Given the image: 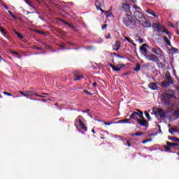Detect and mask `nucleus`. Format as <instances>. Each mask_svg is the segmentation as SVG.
<instances>
[{
	"label": "nucleus",
	"mask_w": 179,
	"mask_h": 179,
	"mask_svg": "<svg viewBox=\"0 0 179 179\" xmlns=\"http://www.w3.org/2000/svg\"><path fill=\"white\" fill-rule=\"evenodd\" d=\"M146 12L148 13V15H152V16H155V17H157V15H156V13H153L150 9H148Z\"/></svg>",
	"instance_id": "cd10ccee"
},
{
	"label": "nucleus",
	"mask_w": 179,
	"mask_h": 179,
	"mask_svg": "<svg viewBox=\"0 0 179 179\" xmlns=\"http://www.w3.org/2000/svg\"><path fill=\"white\" fill-rule=\"evenodd\" d=\"M107 24H105L103 26H102V29H104L107 27Z\"/></svg>",
	"instance_id": "4d7b16f0"
},
{
	"label": "nucleus",
	"mask_w": 179,
	"mask_h": 179,
	"mask_svg": "<svg viewBox=\"0 0 179 179\" xmlns=\"http://www.w3.org/2000/svg\"><path fill=\"white\" fill-rule=\"evenodd\" d=\"M105 125H111V123L104 122Z\"/></svg>",
	"instance_id": "680f3d73"
},
{
	"label": "nucleus",
	"mask_w": 179,
	"mask_h": 179,
	"mask_svg": "<svg viewBox=\"0 0 179 179\" xmlns=\"http://www.w3.org/2000/svg\"><path fill=\"white\" fill-rule=\"evenodd\" d=\"M112 47H113V51H118V50H120V48H121V41H116V42Z\"/></svg>",
	"instance_id": "4468645a"
},
{
	"label": "nucleus",
	"mask_w": 179,
	"mask_h": 179,
	"mask_svg": "<svg viewBox=\"0 0 179 179\" xmlns=\"http://www.w3.org/2000/svg\"><path fill=\"white\" fill-rule=\"evenodd\" d=\"M134 17L138 20V22L140 23L143 20H145V15H143L141 12L138 10H136L134 13Z\"/></svg>",
	"instance_id": "39448f33"
},
{
	"label": "nucleus",
	"mask_w": 179,
	"mask_h": 179,
	"mask_svg": "<svg viewBox=\"0 0 179 179\" xmlns=\"http://www.w3.org/2000/svg\"><path fill=\"white\" fill-rule=\"evenodd\" d=\"M176 146H179V144L177 143H171L170 141H166V145H164L165 149L164 152H170L171 148H176Z\"/></svg>",
	"instance_id": "20e7f679"
},
{
	"label": "nucleus",
	"mask_w": 179,
	"mask_h": 179,
	"mask_svg": "<svg viewBox=\"0 0 179 179\" xmlns=\"http://www.w3.org/2000/svg\"><path fill=\"white\" fill-rule=\"evenodd\" d=\"M39 33H40L41 34H42V35L45 34V32H44V31H39Z\"/></svg>",
	"instance_id": "0e129e2a"
},
{
	"label": "nucleus",
	"mask_w": 179,
	"mask_h": 179,
	"mask_svg": "<svg viewBox=\"0 0 179 179\" xmlns=\"http://www.w3.org/2000/svg\"><path fill=\"white\" fill-rule=\"evenodd\" d=\"M173 115V117H179V110L174 111Z\"/></svg>",
	"instance_id": "4c0bfd02"
},
{
	"label": "nucleus",
	"mask_w": 179,
	"mask_h": 179,
	"mask_svg": "<svg viewBox=\"0 0 179 179\" xmlns=\"http://www.w3.org/2000/svg\"><path fill=\"white\" fill-rule=\"evenodd\" d=\"M12 54H14L15 55H19V53L16 51H11Z\"/></svg>",
	"instance_id": "864d4df0"
},
{
	"label": "nucleus",
	"mask_w": 179,
	"mask_h": 179,
	"mask_svg": "<svg viewBox=\"0 0 179 179\" xmlns=\"http://www.w3.org/2000/svg\"><path fill=\"white\" fill-rule=\"evenodd\" d=\"M5 9H6V10H8L9 9V7L4 6Z\"/></svg>",
	"instance_id": "69168bd1"
},
{
	"label": "nucleus",
	"mask_w": 179,
	"mask_h": 179,
	"mask_svg": "<svg viewBox=\"0 0 179 179\" xmlns=\"http://www.w3.org/2000/svg\"><path fill=\"white\" fill-rule=\"evenodd\" d=\"M73 74L74 78H74V82L80 80L83 78V76H79V71L76 70V71H73Z\"/></svg>",
	"instance_id": "ddd939ff"
},
{
	"label": "nucleus",
	"mask_w": 179,
	"mask_h": 179,
	"mask_svg": "<svg viewBox=\"0 0 179 179\" xmlns=\"http://www.w3.org/2000/svg\"><path fill=\"white\" fill-rule=\"evenodd\" d=\"M164 41H165V43H166L167 45H171V42H170L167 36H164Z\"/></svg>",
	"instance_id": "bb28decb"
},
{
	"label": "nucleus",
	"mask_w": 179,
	"mask_h": 179,
	"mask_svg": "<svg viewBox=\"0 0 179 179\" xmlns=\"http://www.w3.org/2000/svg\"><path fill=\"white\" fill-rule=\"evenodd\" d=\"M109 66L112 68L113 71H115L116 72H120V71H121V68H124V66H125V64H119L117 65V66H115L111 64H109Z\"/></svg>",
	"instance_id": "9d476101"
},
{
	"label": "nucleus",
	"mask_w": 179,
	"mask_h": 179,
	"mask_svg": "<svg viewBox=\"0 0 179 179\" xmlns=\"http://www.w3.org/2000/svg\"><path fill=\"white\" fill-rule=\"evenodd\" d=\"M0 31L1 33H3V34H6V31H5V29L3 27L0 26Z\"/></svg>",
	"instance_id": "ea45409f"
},
{
	"label": "nucleus",
	"mask_w": 179,
	"mask_h": 179,
	"mask_svg": "<svg viewBox=\"0 0 179 179\" xmlns=\"http://www.w3.org/2000/svg\"><path fill=\"white\" fill-rule=\"evenodd\" d=\"M127 143L128 148H131V143L129 142V141L127 140Z\"/></svg>",
	"instance_id": "3c124183"
},
{
	"label": "nucleus",
	"mask_w": 179,
	"mask_h": 179,
	"mask_svg": "<svg viewBox=\"0 0 179 179\" xmlns=\"http://www.w3.org/2000/svg\"><path fill=\"white\" fill-rule=\"evenodd\" d=\"M145 59L148 61H152V62H160V59L156 56V55L151 54L145 56Z\"/></svg>",
	"instance_id": "423d86ee"
},
{
	"label": "nucleus",
	"mask_w": 179,
	"mask_h": 179,
	"mask_svg": "<svg viewBox=\"0 0 179 179\" xmlns=\"http://www.w3.org/2000/svg\"><path fill=\"white\" fill-rule=\"evenodd\" d=\"M83 93H85V94H89L90 96H92V93H90L89 91H87V90H85L83 91Z\"/></svg>",
	"instance_id": "a18cd8bd"
},
{
	"label": "nucleus",
	"mask_w": 179,
	"mask_h": 179,
	"mask_svg": "<svg viewBox=\"0 0 179 179\" xmlns=\"http://www.w3.org/2000/svg\"><path fill=\"white\" fill-rule=\"evenodd\" d=\"M115 57H117V58L124 59V57H123V56L120 55V54H118V53L115 54Z\"/></svg>",
	"instance_id": "49530a36"
},
{
	"label": "nucleus",
	"mask_w": 179,
	"mask_h": 179,
	"mask_svg": "<svg viewBox=\"0 0 179 179\" xmlns=\"http://www.w3.org/2000/svg\"><path fill=\"white\" fill-rule=\"evenodd\" d=\"M136 111H138V117H140V118H141V120H144V117H143V112H142V110L137 109Z\"/></svg>",
	"instance_id": "a878e982"
},
{
	"label": "nucleus",
	"mask_w": 179,
	"mask_h": 179,
	"mask_svg": "<svg viewBox=\"0 0 179 179\" xmlns=\"http://www.w3.org/2000/svg\"><path fill=\"white\" fill-rule=\"evenodd\" d=\"M139 115V113L138 112H134L131 115H130V118L133 119V120H136V121H138V120H139V118H138V117Z\"/></svg>",
	"instance_id": "aec40b11"
},
{
	"label": "nucleus",
	"mask_w": 179,
	"mask_h": 179,
	"mask_svg": "<svg viewBox=\"0 0 179 179\" xmlns=\"http://www.w3.org/2000/svg\"><path fill=\"white\" fill-rule=\"evenodd\" d=\"M15 34H16V36H17V37L19 38H23V35H22V34L17 32V31H15Z\"/></svg>",
	"instance_id": "e433bc0d"
},
{
	"label": "nucleus",
	"mask_w": 179,
	"mask_h": 179,
	"mask_svg": "<svg viewBox=\"0 0 179 179\" xmlns=\"http://www.w3.org/2000/svg\"><path fill=\"white\" fill-rule=\"evenodd\" d=\"M3 94H6V96H12V94L9 92H4Z\"/></svg>",
	"instance_id": "8fccbe9b"
},
{
	"label": "nucleus",
	"mask_w": 179,
	"mask_h": 179,
	"mask_svg": "<svg viewBox=\"0 0 179 179\" xmlns=\"http://www.w3.org/2000/svg\"><path fill=\"white\" fill-rule=\"evenodd\" d=\"M134 71L136 72H139V71H141V64L139 63L136 64V68L134 69Z\"/></svg>",
	"instance_id": "c756f323"
},
{
	"label": "nucleus",
	"mask_w": 179,
	"mask_h": 179,
	"mask_svg": "<svg viewBox=\"0 0 179 179\" xmlns=\"http://www.w3.org/2000/svg\"><path fill=\"white\" fill-rule=\"evenodd\" d=\"M107 17H113V13L111 12V10H109L108 11H106V13Z\"/></svg>",
	"instance_id": "c85d7f7f"
},
{
	"label": "nucleus",
	"mask_w": 179,
	"mask_h": 179,
	"mask_svg": "<svg viewBox=\"0 0 179 179\" xmlns=\"http://www.w3.org/2000/svg\"><path fill=\"white\" fill-rule=\"evenodd\" d=\"M168 139L171 141V142H177V141H178V138L175 136H168Z\"/></svg>",
	"instance_id": "b1692460"
},
{
	"label": "nucleus",
	"mask_w": 179,
	"mask_h": 179,
	"mask_svg": "<svg viewBox=\"0 0 179 179\" xmlns=\"http://www.w3.org/2000/svg\"><path fill=\"white\" fill-rule=\"evenodd\" d=\"M60 21L63 22V23H65L66 24H67V26H69V27H71V29H73L74 30H76V27L72 25L71 24H69V22H66L64 20H60Z\"/></svg>",
	"instance_id": "4be33fe9"
},
{
	"label": "nucleus",
	"mask_w": 179,
	"mask_h": 179,
	"mask_svg": "<svg viewBox=\"0 0 179 179\" xmlns=\"http://www.w3.org/2000/svg\"><path fill=\"white\" fill-rule=\"evenodd\" d=\"M68 44H69L70 45H75V43L71 42H68Z\"/></svg>",
	"instance_id": "052dcab7"
},
{
	"label": "nucleus",
	"mask_w": 179,
	"mask_h": 179,
	"mask_svg": "<svg viewBox=\"0 0 179 179\" xmlns=\"http://www.w3.org/2000/svg\"><path fill=\"white\" fill-rule=\"evenodd\" d=\"M141 135H143V132L138 131V132L132 134V136H141Z\"/></svg>",
	"instance_id": "7c9ffc66"
},
{
	"label": "nucleus",
	"mask_w": 179,
	"mask_h": 179,
	"mask_svg": "<svg viewBox=\"0 0 179 179\" xmlns=\"http://www.w3.org/2000/svg\"><path fill=\"white\" fill-rule=\"evenodd\" d=\"M96 8L98 10H101V12L102 13H106V11L103 9H101V8H100V6H99V5L96 4Z\"/></svg>",
	"instance_id": "f704fd0d"
},
{
	"label": "nucleus",
	"mask_w": 179,
	"mask_h": 179,
	"mask_svg": "<svg viewBox=\"0 0 179 179\" xmlns=\"http://www.w3.org/2000/svg\"><path fill=\"white\" fill-rule=\"evenodd\" d=\"M105 38H106V40H108V39L111 38V34H108V35L106 36Z\"/></svg>",
	"instance_id": "09e8293b"
},
{
	"label": "nucleus",
	"mask_w": 179,
	"mask_h": 179,
	"mask_svg": "<svg viewBox=\"0 0 179 179\" xmlns=\"http://www.w3.org/2000/svg\"><path fill=\"white\" fill-rule=\"evenodd\" d=\"M171 51H173V52L178 53V49H177L176 48H172L171 49Z\"/></svg>",
	"instance_id": "c03bdc74"
},
{
	"label": "nucleus",
	"mask_w": 179,
	"mask_h": 179,
	"mask_svg": "<svg viewBox=\"0 0 179 179\" xmlns=\"http://www.w3.org/2000/svg\"><path fill=\"white\" fill-rule=\"evenodd\" d=\"M92 86H94V87H96V86H97V83H93Z\"/></svg>",
	"instance_id": "13d9d810"
},
{
	"label": "nucleus",
	"mask_w": 179,
	"mask_h": 179,
	"mask_svg": "<svg viewBox=\"0 0 179 179\" xmlns=\"http://www.w3.org/2000/svg\"><path fill=\"white\" fill-rule=\"evenodd\" d=\"M173 97H174V91L171 90H166L162 97V102L165 106H170Z\"/></svg>",
	"instance_id": "f03ea898"
},
{
	"label": "nucleus",
	"mask_w": 179,
	"mask_h": 179,
	"mask_svg": "<svg viewBox=\"0 0 179 179\" xmlns=\"http://www.w3.org/2000/svg\"><path fill=\"white\" fill-rule=\"evenodd\" d=\"M33 94L32 91H28L26 92L27 97H29V96H31Z\"/></svg>",
	"instance_id": "79ce46f5"
},
{
	"label": "nucleus",
	"mask_w": 179,
	"mask_h": 179,
	"mask_svg": "<svg viewBox=\"0 0 179 179\" xmlns=\"http://www.w3.org/2000/svg\"><path fill=\"white\" fill-rule=\"evenodd\" d=\"M94 48V46H88L87 50H93Z\"/></svg>",
	"instance_id": "5fc2aeb1"
},
{
	"label": "nucleus",
	"mask_w": 179,
	"mask_h": 179,
	"mask_svg": "<svg viewBox=\"0 0 179 179\" xmlns=\"http://www.w3.org/2000/svg\"><path fill=\"white\" fill-rule=\"evenodd\" d=\"M96 4L99 6V8L101 6H104V3H101L100 1H99V0L95 1V6H96Z\"/></svg>",
	"instance_id": "2f4dec72"
},
{
	"label": "nucleus",
	"mask_w": 179,
	"mask_h": 179,
	"mask_svg": "<svg viewBox=\"0 0 179 179\" xmlns=\"http://www.w3.org/2000/svg\"><path fill=\"white\" fill-rule=\"evenodd\" d=\"M155 117H160V118H166V112L163 108H158L157 111L155 112Z\"/></svg>",
	"instance_id": "0eeeda50"
},
{
	"label": "nucleus",
	"mask_w": 179,
	"mask_h": 179,
	"mask_svg": "<svg viewBox=\"0 0 179 179\" xmlns=\"http://www.w3.org/2000/svg\"><path fill=\"white\" fill-rule=\"evenodd\" d=\"M83 117L82 115H79L77 117V118L75 120L74 125L76 128L79 129V127H80L81 129L84 132H87V127L85 125V123H83Z\"/></svg>",
	"instance_id": "7ed1b4c3"
},
{
	"label": "nucleus",
	"mask_w": 179,
	"mask_h": 179,
	"mask_svg": "<svg viewBox=\"0 0 179 179\" xmlns=\"http://www.w3.org/2000/svg\"><path fill=\"white\" fill-rule=\"evenodd\" d=\"M24 1L26 2V3H27V5H29V6H30L31 8H34L33 4H31V3H30V1H29V0H24Z\"/></svg>",
	"instance_id": "58836bf2"
},
{
	"label": "nucleus",
	"mask_w": 179,
	"mask_h": 179,
	"mask_svg": "<svg viewBox=\"0 0 179 179\" xmlns=\"http://www.w3.org/2000/svg\"><path fill=\"white\" fill-rule=\"evenodd\" d=\"M140 24L143 26V27H151L152 24L150 23V21L149 20L146 19V17L144 18L142 21H141Z\"/></svg>",
	"instance_id": "9b49d317"
},
{
	"label": "nucleus",
	"mask_w": 179,
	"mask_h": 179,
	"mask_svg": "<svg viewBox=\"0 0 179 179\" xmlns=\"http://www.w3.org/2000/svg\"><path fill=\"white\" fill-rule=\"evenodd\" d=\"M162 33H165V34L168 35L170 33V31H168V29L164 27V29L162 31Z\"/></svg>",
	"instance_id": "c9c22d12"
},
{
	"label": "nucleus",
	"mask_w": 179,
	"mask_h": 179,
	"mask_svg": "<svg viewBox=\"0 0 179 179\" xmlns=\"http://www.w3.org/2000/svg\"><path fill=\"white\" fill-rule=\"evenodd\" d=\"M170 27H174V24L173 23H171Z\"/></svg>",
	"instance_id": "338daca9"
},
{
	"label": "nucleus",
	"mask_w": 179,
	"mask_h": 179,
	"mask_svg": "<svg viewBox=\"0 0 179 179\" xmlns=\"http://www.w3.org/2000/svg\"><path fill=\"white\" fill-rule=\"evenodd\" d=\"M137 122L141 127H148V121L145 119H137Z\"/></svg>",
	"instance_id": "2eb2a0df"
},
{
	"label": "nucleus",
	"mask_w": 179,
	"mask_h": 179,
	"mask_svg": "<svg viewBox=\"0 0 179 179\" xmlns=\"http://www.w3.org/2000/svg\"><path fill=\"white\" fill-rule=\"evenodd\" d=\"M157 66L159 68V69H163V68H164V66H166V64H164V63L158 62H157Z\"/></svg>",
	"instance_id": "5701e85b"
},
{
	"label": "nucleus",
	"mask_w": 179,
	"mask_h": 179,
	"mask_svg": "<svg viewBox=\"0 0 179 179\" xmlns=\"http://www.w3.org/2000/svg\"><path fill=\"white\" fill-rule=\"evenodd\" d=\"M129 121H131V119H125V120H120V122H125L126 124H128Z\"/></svg>",
	"instance_id": "a19ab883"
},
{
	"label": "nucleus",
	"mask_w": 179,
	"mask_h": 179,
	"mask_svg": "<svg viewBox=\"0 0 179 179\" xmlns=\"http://www.w3.org/2000/svg\"><path fill=\"white\" fill-rule=\"evenodd\" d=\"M146 47H148V45L146 43H144L140 48V51H141V53L143 54V55H144V57H146V55H148V49L146 48Z\"/></svg>",
	"instance_id": "f8f14e48"
},
{
	"label": "nucleus",
	"mask_w": 179,
	"mask_h": 179,
	"mask_svg": "<svg viewBox=\"0 0 179 179\" xmlns=\"http://www.w3.org/2000/svg\"><path fill=\"white\" fill-rule=\"evenodd\" d=\"M167 36H168V37H169V38H171V33H169L168 34H167Z\"/></svg>",
	"instance_id": "bf43d9fd"
},
{
	"label": "nucleus",
	"mask_w": 179,
	"mask_h": 179,
	"mask_svg": "<svg viewBox=\"0 0 179 179\" xmlns=\"http://www.w3.org/2000/svg\"><path fill=\"white\" fill-rule=\"evenodd\" d=\"M145 114L146 118H148V120L150 121V120H152V118L150 117V115L149 114V113H148V111L145 110Z\"/></svg>",
	"instance_id": "72a5a7b5"
},
{
	"label": "nucleus",
	"mask_w": 179,
	"mask_h": 179,
	"mask_svg": "<svg viewBox=\"0 0 179 179\" xmlns=\"http://www.w3.org/2000/svg\"><path fill=\"white\" fill-rule=\"evenodd\" d=\"M122 9H124L125 12H129L131 10V6L129 3H123Z\"/></svg>",
	"instance_id": "f3484780"
},
{
	"label": "nucleus",
	"mask_w": 179,
	"mask_h": 179,
	"mask_svg": "<svg viewBox=\"0 0 179 179\" xmlns=\"http://www.w3.org/2000/svg\"><path fill=\"white\" fill-rule=\"evenodd\" d=\"M89 111H90V110L87 109L86 110H83V113H89Z\"/></svg>",
	"instance_id": "6e6d98bb"
},
{
	"label": "nucleus",
	"mask_w": 179,
	"mask_h": 179,
	"mask_svg": "<svg viewBox=\"0 0 179 179\" xmlns=\"http://www.w3.org/2000/svg\"><path fill=\"white\" fill-rule=\"evenodd\" d=\"M8 12L13 19H17V17L15 15L12 11L8 10Z\"/></svg>",
	"instance_id": "473e14b6"
},
{
	"label": "nucleus",
	"mask_w": 179,
	"mask_h": 179,
	"mask_svg": "<svg viewBox=\"0 0 179 179\" xmlns=\"http://www.w3.org/2000/svg\"><path fill=\"white\" fill-rule=\"evenodd\" d=\"M169 132L170 133L171 135H174V132H179V130L178 129L171 127L170 129L169 130Z\"/></svg>",
	"instance_id": "412c9836"
},
{
	"label": "nucleus",
	"mask_w": 179,
	"mask_h": 179,
	"mask_svg": "<svg viewBox=\"0 0 179 179\" xmlns=\"http://www.w3.org/2000/svg\"><path fill=\"white\" fill-rule=\"evenodd\" d=\"M92 134H96V131L94 130V129H92Z\"/></svg>",
	"instance_id": "e2e57ef3"
},
{
	"label": "nucleus",
	"mask_w": 179,
	"mask_h": 179,
	"mask_svg": "<svg viewBox=\"0 0 179 179\" xmlns=\"http://www.w3.org/2000/svg\"><path fill=\"white\" fill-rule=\"evenodd\" d=\"M122 22L123 24L129 29H135V27H136V22H135L134 17L128 13H125L123 15Z\"/></svg>",
	"instance_id": "f257e3e1"
},
{
	"label": "nucleus",
	"mask_w": 179,
	"mask_h": 179,
	"mask_svg": "<svg viewBox=\"0 0 179 179\" xmlns=\"http://www.w3.org/2000/svg\"><path fill=\"white\" fill-rule=\"evenodd\" d=\"M19 92L20 93V94H22L24 97H27V95H26V93L23 92V91H19Z\"/></svg>",
	"instance_id": "de8ad7c7"
},
{
	"label": "nucleus",
	"mask_w": 179,
	"mask_h": 179,
	"mask_svg": "<svg viewBox=\"0 0 179 179\" xmlns=\"http://www.w3.org/2000/svg\"><path fill=\"white\" fill-rule=\"evenodd\" d=\"M124 38H125V40H127V41L130 43V44H133V45H136V44H135V43H134V41L131 38L125 36Z\"/></svg>",
	"instance_id": "393cba45"
},
{
	"label": "nucleus",
	"mask_w": 179,
	"mask_h": 179,
	"mask_svg": "<svg viewBox=\"0 0 179 179\" xmlns=\"http://www.w3.org/2000/svg\"><path fill=\"white\" fill-rule=\"evenodd\" d=\"M148 87H150L151 90H157V89H159V87H157V84H156L155 83H150L148 85Z\"/></svg>",
	"instance_id": "a211bd4d"
},
{
	"label": "nucleus",
	"mask_w": 179,
	"mask_h": 179,
	"mask_svg": "<svg viewBox=\"0 0 179 179\" xmlns=\"http://www.w3.org/2000/svg\"><path fill=\"white\" fill-rule=\"evenodd\" d=\"M115 136L116 138H122L121 136H117V135H115Z\"/></svg>",
	"instance_id": "774afa93"
},
{
	"label": "nucleus",
	"mask_w": 179,
	"mask_h": 179,
	"mask_svg": "<svg viewBox=\"0 0 179 179\" xmlns=\"http://www.w3.org/2000/svg\"><path fill=\"white\" fill-rule=\"evenodd\" d=\"M35 50H38V51H42L43 48H40V47H36Z\"/></svg>",
	"instance_id": "603ef678"
},
{
	"label": "nucleus",
	"mask_w": 179,
	"mask_h": 179,
	"mask_svg": "<svg viewBox=\"0 0 179 179\" xmlns=\"http://www.w3.org/2000/svg\"><path fill=\"white\" fill-rule=\"evenodd\" d=\"M165 78H166L165 80L171 83L172 85H173V83H174L173 82V78H171V75L170 74V72L166 71V73L165 74Z\"/></svg>",
	"instance_id": "dca6fc26"
},
{
	"label": "nucleus",
	"mask_w": 179,
	"mask_h": 179,
	"mask_svg": "<svg viewBox=\"0 0 179 179\" xmlns=\"http://www.w3.org/2000/svg\"><path fill=\"white\" fill-rule=\"evenodd\" d=\"M152 27L154 28V31H157V33H160L162 31V30H163L164 26H162L161 23H153Z\"/></svg>",
	"instance_id": "6e6552de"
},
{
	"label": "nucleus",
	"mask_w": 179,
	"mask_h": 179,
	"mask_svg": "<svg viewBox=\"0 0 179 179\" xmlns=\"http://www.w3.org/2000/svg\"><path fill=\"white\" fill-rule=\"evenodd\" d=\"M152 52L159 56V58L163 57V50L160 48H152L151 50Z\"/></svg>",
	"instance_id": "1a4fd4ad"
},
{
	"label": "nucleus",
	"mask_w": 179,
	"mask_h": 179,
	"mask_svg": "<svg viewBox=\"0 0 179 179\" xmlns=\"http://www.w3.org/2000/svg\"><path fill=\"white\" fill-rule=\"evenodd\" d=\"M170 85H172L171 83L167 81V80H165L161 83L162 87H169Z\"/></svg>",
	"instance_id": "6ab92c4d"
},
{
	"label": "nucleus",
	"mask_w": 179,
	"mask_h": 179,
	"mask_svg": "<svg viewBox=\"0 0 179 179\" xmlns=\"http://www.w3.org/2000/svg\"><path fill=\"white\" fill-rule=\"evenodd\" d=\"M151 141H152V138H148L143 141L142 143H148V142H151Z\"/></svg>",
	"instance_id": "37998d69"
}]
</instances>
